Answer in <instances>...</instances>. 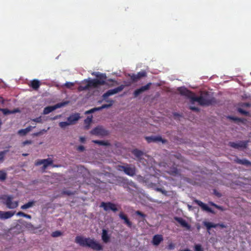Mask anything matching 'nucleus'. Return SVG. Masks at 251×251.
<instances>
[{
    "label": "nucleus",
    "mask_w": 251,
    "mask_h": 251,
    "mask_svg": "<svg viewBox=\"0 0 251 251\" xmlns=\"http://www.w3.org/2000/svg\"><path fill=\"white\" fill-rule=\"evenodd\" d=\"M177 91L181 95L190 99L192 102L197 101L201 106H209L217 103L216 99L208 92H205L200 96L197 97L192 92L183 87L178 88Z\"/></svg>",
    "instance_id": "nucleus-1"
},
{
    "label": "nucleus",
    "mask_w": 251,
    "mask_h": 251,
    "mask_svg": "<svg viewBox=\"0 0 251 251\" xmlns=\"http://www.w3.org/2000/svg\"><path fill=\"white\" fill-rule=\"evenodd\" d=\"M75 242L81 247H89L93 250L101 251L103 247L99 243L94 239L84 238L81 236H77L75 238Z\"/></svg>",
    "instance_id": "nucleus-2"
},
{
    "label": "nucleus",
    "mask_w": 251,
    "mask_h": 251,
    "mask_svg": "<svg viewBox=\"0 0 251 251\" xmlns=\"http://www.w3.org/2000/svg\"><path fill=\"white\" fill-rule=\"evenodd\" d=\"M14 197L12 195H3L0 196V201L9 209H15L18 206L19 201H13Z\"/></svg>",
    "instance_id": "nucleus-3"
},
{
    "label": "nucleus",
    "mask_w": 251,
    "mask_h": 251,
    "mask_svg": "<svg viewBox=\"0 0 251 251\" xmlns=\"http://www.w3.org/2000/svg\"><path fill=\"white\" fill-rule=\"evenodd\" d=\"M92 75H95L97 79H91L94 88H96L100 85H104L106 84V80L107 76L105 74H102L100 72H94Z\"/></svg>",
    "instance_id": "nucleus-4"
},
{
    "label": "nucleus",
    "mask_w": 251,
    "mask_h": 251,
    "mask_svg": "<svg viewBox=\"0 0 251 251\" xmlns=\"http://www.w3.org/2000/svg\"><path fill=\"white\" fill-rule=\"evenodd\" d=\"M117 169L119 171L124 172L126 175L133 176L136 174V168L134 166L126 164V165H118Z\"/></svg>",
    "instance_id": "nucleus-5"
},
{
    "label": "nucleus",
    "mask_w": 251,
    "mask_h": 251,
    "mask_svg": "<svg viewBox=\"0 0 251 251\" xmlns=\"http://www.w3.org/2000/svg\"><path fill=\"white\" fill-rule=\"evenodd\" d=\"M90 133L96 136H105L109 134V131L104 128L103 126H99L93 129L90 131Z\"/></svg>",
    "instance_id": "nucleus-6"
},
{
    "label": "nucleus",
    "mask_w": 251,
    "mask_h": 251,
    "mask_svg": "<svg viewBox=\"0 0 251 251\" xmlns=\"http://www.w3.org/2000/svg\"><path fill=\"white\" fill-rule=\"evenodd\" d=\"M68 101H64L60 103H58L53 106H49L44 108L43 114L44 115L48 114L49 113L51 112L54 110L61 108L63 106H65L68 103Z\"/></svg>",
    "instance_id": "nucleus-7"
},
{
    "label": "nucleus",
    "mask_w": 251,
    "mask_h": 251,
    "mask_svg": "<svg viewBox=\"0 0 251 251\" xmlns=\"http://www.w3.org/2000/svg\"><path fill=\"white\" fill-rule=\"evenodd\" d=\"M124 85H121L114 89L108 90L106 93L102 95V97L103 99L105 100V99H107L108 97L121 92L124 89Z\"/></svg>",
    "instance_id": "nucleus-8"
},
{
    "label": "nucleus",
    "mask_w": 251,
    "mask_h": 251,
    "mask_svg": "<svg viewBox=\"0 0 251 251\" xmlns=\"http://www.w3.org/2000/svg\"><path fill=\"white\" fill-rule=\"evenodd\" d=\"M248 143V141H240L238 142H229L228 145L236 149H244L247 148Z\"/></svg>",
    "instance_id": "nucleus-9"
},
{
    "label": "nucleus",
    "mask_w": 251,
    "mask_h": 251,
    "mask_svg": "<svg viewBox=\"0 0 251 251\" xmlns=\"http://www.w3.org/2000/svg\"><path fill=\"white\" fill-rule=\"evenodd\" d=\"M100 206L102 207L105 211L111 210L113 212H116L118 211L116 204L111 202H102Z\"/></svg>",
    "instance_id": "nucleus-10"
},
{
    "label": "nucleus",
    "mask_w": 251,
    "mask_h": 251,
    "mask_svg": "<svg viewBox=\"0 0 251 251\" xmlns=\"http://www.w3.org/2000/svg\"><path fill=\"white\" fill-rule=\"evenodd\" d=\"M127 75L130 77L132 82H136L141 78L146 76L147 73L145 71H143L138 72L137 74H128Z\"/></svg>",
    "instance_id": "nucleus-11"
},
{
    "label": "nucleus",
    "mask_w": 251,
    "mask_h": 251,
    "mask_svg": "<svg viewBox=\"0 0 251 251\" xmlns=\"http://www.w3.org/2000/svg\"><path fill=\"white\" fill-rule=\"evenodd\" d=\"M52 159L50 158H48L47 159L36 160L35 163V165L36 166H39L42 164H43L44 169H46L48 166L52 165Z\"/></svg>",
    "instance_id": "nucleus-12"
},
{
    "label": "nucleus",
    "mask_w": 251,
    "mask_h": 251,
    "mask_svg": "<svg viewBox=\"0 0 251 251\" xmlns=\"http://www.w3.org/2000/svg\"><path fill=\"white\" fill-rule=\"evenodd\" d=\"M151 85V83L150 82L147 84L146 85L143 86L140 88L135 90L133 92L134 97L136 98L144 92L148 90L150 88Z\"/></svg>",
    "instance_id": "nucleus-13"
},
{
    "label": "nucleus",
    "mask_w": 251,
    "mask_h": 251,
    "mask_svg": "<svg viewBox=\"0 0 251 251\" xmlns=\"http://www.w3.org/2000/svg\"><path fill=\"white\" fill-rule=\"evenodd\" d=\"M167 172L170 175L177 176H180V171L177 168L176 164H174L170 168Z\"/></svg>",
    "instance_id": "nucleus-14"
},
{
    "label": "nucleus",
    "mask_w": 251,
    "mask_h": 251,
    "mask_svg": "<svg viewBox=\"0 0 251 251\" xmlns=\"http://www.w3.org/2000/svg\"><path fill=\"white\" fill-rule=\"evenodd\" d=\"M195 202L200 206L203 210L210 212L211 213H215L214 211L210 207H209L206 204L199 200H195Z\"/></svg>",
    "instance_id": "nucleus-15"
},
{
    "label": "nucleus",
    "mask_w": 251,
    "mask_h": 251,
    "mask_svg": "<svg viewBox=\"0 0 251 251\" xmlns=\"http://www.w3.org/2000/svg\"><path fill=\"white\" fill-rule=\"evenodd\" d=\"M80 119V114L78 113L71 115L67 118V120L70 125H73Z\"/></svg>",
    "instance_id": "nucleus-16"
},
{
    "label": "nucleus",
    "mask_w": 251,
    "mask_h": 251,
    "mask_svg": "<svg viewBox=\"0 0 251 251\" xmlns=\"http://www.w3.org/2000/svg\"><path fill=\"white\" fill-rule=\"evenodd\" d=\"M15 214L14 212L0 211V219H7L12 217Z\"/></svg>",
    "instance_id": "nucleus-17"
},
{
    "label": "nucleus",
    "mask_w": 251,
    "mask_h": 251,
    "mask_svg": "<svg viewBox=\"0 0 251 251\" xmlns=\"http://www.w3.org/2000/svg\"><path fill=\"white\" fill-rule=\"evenodd\" d=\"M87 82V84L85 86L80 85L78 86L77 90L78 91L81 92L84 90H87L89 89L90 88H94V85L92 83V81L91 80H86Z\"/></svg>",
    "instance_id": "nucleus-18"
},
{
    "label": "nucleus",
    "mask_w": 251,
    "mask_h": 251,
    "mask_svg": "<svg viewBox=\"0 0 251 251\" xmlns=\"http://www.w3.org/2000/svg\"><path fill=\"white\" fill-rule=\"evenodd\" d=\"M174 219L176 222H177L182 227H186L187 229L190 228V226L183 218L181 217H175Z\"/></svg>",
    "instance_id": "nucleus-19"
},
{
    "label": "nucleus",
    "mask_w": 251,
    "mask_h": 251,
    "mask_svg": "<svg viewBox=\"0 0 251 251\" xmlns=\"http://www.w3.org/2000/svg\"><path fill=\"white\" fill-rule=\"evenodd\" d=\"M163 238L161 235H155L152 238V243L154 246H158L163 241Z\"/></svg>",
    "instance_id": "nucleus-20"
},
{
    "label": "nucleus",
    "mask_w": 251,
    "mask_h": 251,
    "mask_svg": "<svg viewBox=\"0 0 251 251\" xmlns=\"http://www.w3.org/2000/svg\"><path fill=\"white\" fill-rule=\"evenodd\" d=\"M120 218L124 220V223L127 225V226L130 228L132 226V223L128 219L127 216L124 214L123 212H121L119 214Z\"/></svg>",
    "instance_id": "nucleus-21"
},
{
    "label": "nucleus",
    "mask_w": 251,
    "mask_h": 251,
    "mask_svg": "<svg viewBox=\"0 0 251 251\" xmlns=\"http://www.w3.org/2000/svg\"><path fill=\"white\" fill-rule=\"evenodd\" d=\"M132 153L137 158L138 160L140 161H142V156L144 154V153L142 151L139 150L138 149H134L132 151Z\"/></svg>",
    "instance_id": "nucleus-22"
},
{
    "label": "nucleus",
    "mask_w": 251,
    "mask_h": 251,
    "mask_svg": "<svg viewBox=\"0 0 251 251\" xmlns=\"http://www.w3.org/2000/svg\"><path fill=\"white\" fill-rule=\"evenodd\" d=\"M0 111H1L5 115L10 114H14L20 112V110L18 108L14 109L13 110H10L7 108H0Z\"/></svg>",
    "instance_id": "nucleus-23"
},
{
    "label": "nucleus",
    "mask_w": 251,
    "mask_h": 251,
    "mask_svg": "<svg viewBox=\"0 0 251 251\" xmlns=\"http://www.w3.org/2000/svg\"><path fill=\"white\" fill-rule=\"evenodd\" d=\"M104 100L105 101H106V102H109V104H103L101 106L98 107V109L99 110V111L101 110H102L103 109H104V108H108L110 107L113 105V104L114 102V101L113 100H107V99H106Z\"/></svg>",
    "instance_id": "nucleus-24"
},
{
    "label": "nucleus",
    "mask_w": 251,
    "mask_h": 251,
    "mask_svg": "<svg viewBox=\"0 0 251 251\" xmlns=\"http://www.w3.org/2000/svg\"><path fill=\"white\" fill-rule=\"evenodd\" d=\"M235 162L238 164L246 166H251V162L246 159H240L238 158L235 159Z\"/></svg>",
    "instance_id": "nucleus-25"
},
{
    "label": "nucleus",
    "mask_w": 251,
    "mask_h": 251,
    "mask_svg": "<svg viewBox=\"0 0 251 251\" xmlns=\"http://www.w3.org/2000/svg\"><path fill=\"white\" fill-rule=\"evenodd\" d=\"M101 238L103 241L105 243L109 241L110 237L108 235L107 231L106 230H102Z\"/></svg>",
    "instance_id": "nucleus-26"
},
{
    "label": "nucleus",
    "mask_w": 251,
    "mask_h": 251,
    "mask_svg": "<svg viewBox=\"0 0 251 251\" xmlns=\"http://www.w3.org/2000/svg\"><path fill=\"white\" fill-rule=\"evenodd\" d=\"M40 85V83L39 80L34 79L31 81L30 82V86L34 89V90H37Z\"/></svg>",
    "instance_id": "nucleus-27"
},
{
    "label": "nucleus",
    "mask_w": 251,
    "mask_h": 251,
    "mask_svg": "<svg viewBox=\"0 0 251 251\" xmlns=\"http://www.w3.org/2000/svg\"><path fill=\"white\" fill-rule=\"evenodd\" d=\"M35 201H30L21 206V208L25 210L33 206L35 204Z\"/></svg>",
    "instance_id": "nucleus-28"
},
{
    "label": "nucleus",
    "mask_w": 251,
    "mask_h": 251,
    "mask_svg": "<svg viewBox=\"0 0 251 251\" xmlns=\"http://www.w3.org/2000/svg\"><path fill=\"white\" fill-rule=\"evenodd\" d=\"M92 142L95 144H98L100 146H110V144L108 141L101 140H93Z\"/></svg>",
    "instance_id": "nucleus-29"
},
{
    "label": "nucleus",
    "mask_w": 251,
    "mask_h": 251,
    "mask_svg": "<svg viewBox=\"0 0 251 251\" xmlns=\"http://www.w3.org/2000/svg\"><path fill=\"white\" fill-rule=\"evenodd\" d=\"M203 224L206 226L207 230H210L212 227L215 228L218 226V225L210 222H205L203 223Z\"/></svg>",
    "instance_id": "nucleus-30"
},
{
    "label": "nucleus",
    "mask_w": 251,
    "mask_h": 251,
    "mask_svg": "<svg viewBox=\"0 0 251 251\" xmlns=\"http://www.w3.org/2000/svg\"><path fill=\"white\" fill-rule=\"evenodd\" d=\"M7 175L4 170H0V181L3 182L7 178Z\"/></svg>",
    "instance_id": "nucleus-31"
},
{
    "label": "nucleus",
    "mask_w": 251,
    "mask_h": 251,
    "mask_svg": "<svg viewBox=\"0 0 251 251\" xmlns=\"http://www.w3.org/2000/svg\"><path fill=\"white\" fill-rule=\"evenodd\" d=\"M8 151V150H4L2 151H0V162H2L4 160V156L5 154Z\"/></svg>",
    "instance_id": "nucleus-32"
},
{
    "label": "nucleus",
    "mask_w": 251,
    "mask_h": 251,
    "mask_svg": "<svg viewBox=\"0 0 251 251\" xmlns=\"http://www.w3.org/2000/svg\"><path fill=\"white\" fill-rule=\"evenodd\" d=\"M229 119H231L234 121L237 122H242L243 120L241 118L236 117H233V116H228V117Z\"/></svg>",
    "instance_id": "nucleus-33"
},
{
    "label": "nucleus",
    "mask_w": 251,
    "mask_h": 251,
    "mask_svg": "<svg viewBox=\"0 0 251 251\" xmlns=\"http://www.w3.org/2000/svg\"><path fill=\"white\" fill-rule=\"evenodd\" d=\"M70 123L68 122H61L59 124V126L61 128H65L66 126L70 125Z\"/></svg>",
    "instance_id": "nucleus-34"
},
{
    "label": "nucleus",
    "mask_w": 251,
    "mask_h": 251,
    "mask_svg": "<svg viewBox=\"0 0 251 251\" xmlns=\"http://www.w3.org/2000/svg\"><path fill=\"white\" fill-rule=\"evenodd\" d=\"M62 235V233L59 231H55L51 234V236L53 237H59Z\"/></svg>",
    "instance_id": "nucleus-35"
},
{
    "label": "nucleus",
    "mask_w": 251,
    "mask_h": 251,
    "mask_svg": "<svg viewBox=\"0 0 251 251\" xmlns=\"http://www.w3.org/2000/svg\"><path fill=\"white\" fill-rule=\"evenodd\" d=\"M195 251H203V250L200 244H197L195 246Z\"/></svg>",
    "instance_id": "nucleus-36"
},
{
    "label": "nucleus",
    "mask_w": 251,
    "mask_h": 251,
    "mask_svg": "<svg viewBox=\"0 0 251 251\" xmlns=\"http://www.w3.org/2000/svg\"><path fill=\"white\" fill-rule=\"evenodd\" d=\"M31 120L33 122H35L38 123H43L41 116H40V117H37L35 119H33Z\"/></svg>",
    "instance_id": "nucleus-37"
},
{
    "label": "nucleus",
    "mask_w": 251,
    "mask_h": 251,
    "mask_svg": "<svg viewBox=\"0 0 251 251\" xmlns=\"http://www.w3.org/2000/svg\"><path fill=\"white\" fill-rule=\"evenodd\" d=\"M210 204L211 205L214 206V207L218 209H219V210H223V207L222 206H219V205L214 203L213 202H210Z\"/></svg>",
    "instance_id": "nucleus-38"
},
{
    "label": "nucleus",
    "mask_w": 251,
    "mask_h": 251,
    "mask_svg": "<svg viewBox=\"0 0 251 251\" xmlns=\"http://www.w3.org/2000/svg\"><path fill=\"white\" fill-rule=\"evenodd\" d=\"M27 132L25 129H22L18 131V134L21 136L25 135Z\"/></svg>",
    "instance_id": "nucleus-39"
},
{
    "label": "nucleus",
    "mask_w": 251,
    "mask_h": 251,
    "mask_svg": "<svg viewBox=\"0 0 251 251\" xmlns=\"http://www.w3.org/2000/svg\"><path fill=\"white\" fill-rule=\"evenodd\" d=\"M154 189L156 191L160 192L162 193L163 194L166 195V194H167V191L165 190H163L161 188L156 187V188H154Z\"/></svg>",
    "instance_id": "nucleus-40"
},
{
    "label": "nucleus",
    "mask_w": 251,
    "mask_h": 251,
    "mask_svg": "<svg viewBox=\"0 0 251 251\" xmlns=\"http://www.w3.org/2000/svg\"><path fill=\"white\" fill-rule=\"evenodd\" d=\"M98 108V107H95V108H92L90 110L87 111L86 112V114H91V113H94L95 111H99V110Z\"/></svg>",
    "instance_id": "nucleus-41"
},
{
    "label": "nucleus",
    "mask_w": 251,
    "mask_h": 251,
    "mask_svg": "<svg viewBox=\"0 0 251 251\" xmlns=\"http://www.w3.org/2000/svg\"><path fill=\"white\" fill-rule=\"evenodd\" d=\"M92 121V119L91 117H88L85 120L84 123L85 124H87L88 125H89Z\"/></svg>",
    "instance_id": "nucleus-42"
},
{
    "label": "nucleus",
    "mask_w": 251,
    "mask_h": 251,
    "mask_svg": "<svg viewBox=\"0 0 251 251\" xmlns=\"http://www.w3.org/2000/svg\"><path fill=\"white\" fill-rule=\"evenodd\" d=\"M155 136H151V137H147L146 138L148 143H151L152 142H155L154 139Z\"/></svg>",
    "instance_id": "nucleus-43"
},
{
    "label": "nucleus",
    "mask_w": 251,
    "mask_h": 251,
    "mask_svg": "<svg viewBox=\"0 0 251 251\" xmlns=\"http://www.w3.org/2000/svg\"><path fill=\"white\" fill-rule=\"evenodd\" d=\"M74 85V83L73 82H67L65 83V86L68 88H70L71 87L73 86Z\"/></svg>",
    "instance_id": "nucleus-44"
},
{
    "label": "nucleus",
    "mask_w": 251,
    "mask_h": 251,
    "mask_svg": "<svg viewBox=\"0 0 251 251\" xmlns=\"http://www.w3.org/2000/svg\"><path fill=\"white\" fill-rule=\"evenodd\" d=\"M154 139H155V142L161 141L163 143L165 142V140H163L162 138L159 136H155Z\"/></svg>",
    "instance_id": "nucleus-45"
},
{
    "label": "nucleus",
    "mask_w": 251,
    "mask_h": 251,
    "mask_svg": "<svg viewBox=\"0 0 251 251\" xmlns=\"http://www.w3.org/2000/svg\"><path fill=\"white\" fill-rule=\"evenodd\" d=\"M175 247L174 244L171 243L168 246V249L170 250H173L175 248Z\"/></svg>",
    "instance_id": "nucleus-46"
},
{
    "label": "nucleus",
    "mask_w": 251,
    "mask_h": 251,
    "mask_svg": "<svg viewBox=\"0 0 251 251\" xmlns=\"http://www.w3.org/2000/svg\"><path fill=\"white\" fill-rule=\"evenodd\" d=\"M77 150L79 151H83L85 150V148L83 146L80 145L77 148Z\"/></svg>",
    "instance_id": "nucleus-47"
},
{
    "label": "nucleus",
    "mask_w": 251,
    "mask_h": 251,
    "mask_svg": "<svg viewBox=\"0 0 251 251\" xmlns=\"http://www.w3.org/2000/svg\"><path fill=\"white\" fill-rule=\"evenodd\" d=\"M31 143L32 141L31 140H25L22 143V144L23 146H25L26 145L31 144Z\"/></svg>",
    "instance_id": "nucleus-48"
},
{
    "label": "nucleus",
    "mask_w": 251,
    "mask_h": 251,
    "mask_svg": "<svg viewBox=\"0 0 251 251\" xmlns=\"http://www.w3.org/2000/svg\"><path fill=\"white\" fill-rule=\"evenodd\" d=\"M238 111L241 113V114H244V115H247V113H248V112H247L246 111L241 109V108H239L238 109Z\"/></svg>",
    "instance_id": "nucleus-49"
},
{
    "label": "nucleus",
    "mask_w": 251,
    "mask_h": 251,
    "mask_svg": "<svg viewBox=\"0 0 251 251\" xmlns=\"http://www.w3.org/2000/svg\"><path fill=\"white\" fill-rule=\"evenodd\" d=\"M136 214L137 215H138L142 217H145V215L144 214H143L142 212H140V211H137L136 212Z\"/></svg>",
    "instance_id": "nucleus-50"
},
{
    "label": "nucleus",
    "mask_w": 251,
    "mask_h": 251,
    "mask_svg": "<svg viewBox=\"0 0 251 251\" xmlns=\"http://www.w3.org/2000/svg\"><path fill=\"white\" fill-rule=\"evenodd\" d=\"M61 117V116L60 115H56L53 117L50 118V120L51 121L55 120H56V119L60 118Z\"/></svg>",
    "instance_id": "nucleus-51"
},
{
    "label": "nucleus",
    "mask_w": 251,
    "mask_h": 251,
    "mask_svg": "<svg viewBox=\"0 0 251 251\" xmlns=\"http://www.w3.org/2000/svg\"><path fill=\"white\" fill-rule=\"evenodd\" d=\"M35 126H29L28 127H27L26 128H25V130L26 131V132L28 133L29 132V131H30L32 129V128H34Z\"/></svg>",
    "instance_id": "nucleus-52"
},
{
    "label": "nucleus",
    "mask_w": 251,
    "mask_h": 251,
    "mask_svg": "<svg viewBox=\"0 0 251 251\" xmlns=\"http://www.w3.org/2000/svg\"><path fill=\"white\" fill-rule=\"evenodd\" d=\"M190 109L193 110V111H199V109L197 107H195V106H191L190 107Z\"/></svg>",
    "instance_id": "nucleus-53"
},
{
    "label": "nucleus",
    "mask_w": 251,
    "mask_h": 251,
    "mask_svg": "<svg viewBox=\"0 0 251 251\" xmlns=\"http://www.w3.org/2000/svg\"><path fill=\"white\" fill-rule=\"evenodd\" d=\"M17 216L24 217L25 216V213L22 211H19L17 213Z\"/></svg>",
    "instance_id": "nucleus-54"
},
{
    "label": "nucleus",
    "mask_w": 251,
    "mask_h": 251,
    "mask_svg": "<svg viewBox=\"0 0 251 251\" xmlns=\"http://www.w3.org/2000/svg\"><path fill=\"white\" fill-rule=\"evenodd\" d=\"M85 138L84 137H80L79 138V141L81 143H84L85 142Z\"/></svg>",
    "instance_id": "nucleus-55"
},
{
    "label": "nucleus",
    "mask_w": 251,
    "mask_h": 251,
    "mask_svg": "<svg viewBox=\"0 0 251 251\" xmlns=\"http://www.w3.org/2000/svg\"><path fill=\"white\" fill-rule=\"evenodd\" d=\"M218 226H220L221 228H226V226L224 224H217Z\"/></svg>",
    "instance_id": "nucleus-56"
},
{
    "label": "nucleus",
    "mask_w": 251,
    "mask_h": 251,
    "mask_svg": "<svg viewBox=\"0 0 251 251\" xmlns=\"http://www.w3.org/2000/svg\"><path fill=\"white\" fill-rule=\"evenodd\" d=\"M24 217H25L28 219H30L31 218V216L25 213V216Z\"/></svg>",
    "instance_id": "nucleus-57"
},
{
    "label": "nucleus",
    "mask_w": 251,
    "mask_h": 251,
    "mask_svg": "<svg viewBox=\"0 0 251 251\" xmlns=\"http://www.w3.org/2000/svg\"><path fill=\"white\" fill-rule=\"evenodd\" d=\"M0 102H1V103H4V99L1 97H0Z\"/></svg>",
    "instance_id": "nucleus-58"
},
{
    "label": "nucleus",
    "mask_w": 251,
    "mask_h": 251,
    "mask_svg": "<svg viewBox=\"0 0 251 251\" xmlns=\"http://www.w3.org/2000/svg\"><path fill=\"white\" fill-rule=\"evenodd\" d=\"M108 81H110V82H116V81H115V80H114L113 79H111V78L109 79L108 80Z\"/></svg>",
    "instance_id": "nucleus-59"
},
{
    "label": "nucleus",
    "mask_w": 251,
    "mask_h": 251,
    "mask_svg": "<svg viewBox=\"0 0 251 251\" xmlns=\"http://www.w3.org/2000/svg\"><path fill=\"white\" fill-rule=\"evenodd\" d=\"M22 155L24 156H27L28 155V154H27V153H23Z\"/></svg>",
    "instance_id": "nucleus-60"
},
{
    "label": "nucleus",
    "mask_w": 251,
    "mask_h": 251,
    "mask_svg": "<svg viewBox=\"0 0 251 251\" xmlns=\"http://www.w3.org/2000/svg\"><path fill=\"white\" fill-rule=\"evenodd\" d=\"M40 134V132H37L34 134L36 136H38Z\"/></svg>",
    "instance_id": "nucleus-61"
},
{
    "label": "nucleus",
    "mask_w": 251,
    "mask_h": 251,
    "mask_svg": "<svg viewBox=\"0 0 251 251\" xmlns=\"http://www.w3.org/2000/svg\"><path fill=\"white\" fill-rule=\"evenodd\" d=\"M181 251H190L189 249H185V250H182Z\"/></svg>",
    "instance_id": "nucleus-62"
},
{
    "label": "nucleus",
    "mask_w": 251,
    "mask_h": 251,
    "mask_svg": "<svg viewBox=\"0 0 251 251\" xmlns=\"http://www.w3.org/2000/svg\"><path fill=\"white\" fill-rule=\"evenodd\" d=\"M130 83L129 84H126V86H129L130 85Z\"/></svg>",
    "instance_id": "nucleus-63"
},
{
    "label": "nucleus",
    "mask_w": 251,
    "mask_h": 251,
    "mask_svg": "<svg viewBox=\"0 0 251 251\" xmlns=\"http://www.w3.org/2000/svg\"><path fill=\"white\" fill-rule=\"evenodd\" d=\"M152 185H153L154 186H155L156 185L155 184H152Z\"/></svg>",
    "instance_id": "nucleus-64"
}]
</instances>
